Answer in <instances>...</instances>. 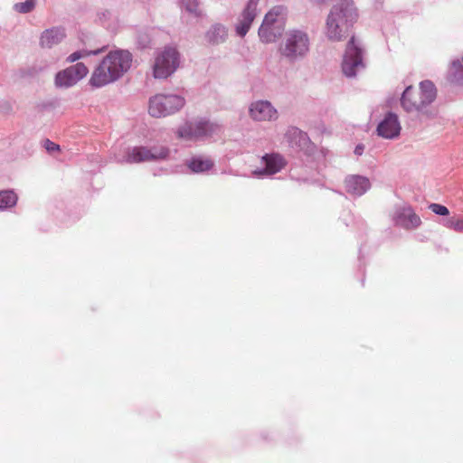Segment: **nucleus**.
<instances>
[{
	"instance_id": "obj_22",
	"label": "nucleus",
	"mask_w": 463,
	"mask_h": 463,
	"mask_svg": "<svg viewBox=\"0 0 463 463\" xmlns=\"http://www.w3.org/2000/svg\"><path fill=\"white\" fill-rule=\"evenodd\" d=\"M186 165L191 170V172L199 174L212 169L214 165V163L209 158L194 156L189 161H187Z\"/></svg>"
},
{
	"instance_id": "obj_26",
	"label": "nucleus",
	"mask_w": 463,
	"mask_h": 463,
	"mask_svg": "<svg viewBox=\"0 0 463 463\" xmlns=\"http://www.w3.org/2000/svg\"><path fill=\"white\" fill-rule=\"evenodd\" d=\"M37 5V0H26L24 2L15 3L13 10L18 14H26L32 13Z\"/></svg>"
},
{
	"instance_id": "obj_2",
	"label": "nucleus",
	"mask_w": 463,
	"mask_h": 463,
	"mask_svg": "<svg viewBox=\"0 0 463 463\" xmlns=\"http://www.w3.org/2000/svg\"><path fill=\"white\" fill-rule=\"evenodd\" d=\"M132 59V53L128 50L109 52L92 72L90 84L101 88L116 81L131 68Z\"/></svg>"
},
{
	"instance_id": "obj_30",
	"label": "nucleus",
	"mask_w": 463,
	"mask_h": 463,
	"mask_svg": "<svg viewBox=\"0 0 463 463\" xmlns=\"http://www.w3.org/2000/svg\"><path fill=\"white\" fill-rule=\"evenodd\" d=\"M43 146L51 154L56 151H60V146L51 141L50 139H45L43 141Z\"/></svg>"
},
{
	"instance_id": "obj_19",
	"label": "nucleus",
	"mask_w": 463,
	"mask_h": 463,
	"mask_svg": "<svg viewBox=\"0 0 463 463\" xmlns=\"http://www.w3.org/2000/svg\"><path fill=\"white\" fill-rule=\"evenodd\" d=\"M66 36L64 28L61 26L44 30L40 36V45L43 48H52L59 44Z\"/></svg>"
},
{
	"instance_id": "obj_10",
	"label": "nucleus",
	"mask_w": 463,
	"mask_h": 463,
	"mask_svg": "<svg viewBox=\"0 0 463 463\" xmlns=\"http://www.w3.org/2000/svg\"><path fill=\"white\" fill-rule=\"evenodd\" d=\"M88 72L89 70L83 62H77L58 71L54 78V84L57 88H71L83 79Z\"/></svg>"
},
{
	"instance_id": "obj_23",
	"label": "nucleus",
	"mask_w": 463,
	"mask_h": 463,
	"mask_svg": "<svg viewBox=\"0 0 463 463\" xmlns=\"http://www.w3.org/2000/svg\"><path fill=\"white\" fill-rule=\"evenodd\" d=\"M449 80L452 83L463 85V59L452 61Z\"/></svg>"
},
{
	"instance_id": "obj_27",
	"label": "nucleus",
	"mask_w": 463,
	"mask_h": 463,
	"mask_svg": "<svg viewBox=\"0 0 463 463\" xmlns=\"http://www.w3.org/2000/svg\"><path fill=\"white\" fill-rule=\"evenodd\" d=\"M99 52H100V50H95V51H91L90 52L76 51V52H72L71 54H70L67 57L66 61L68 62H74V61L80 60V58H82L84 55H90V54L97 55Z\"/></svg>"
},
{
	"instance_id": "obj_18",
	"label": "nucleus",
	"mask_w": 463,
	"mask_h": 463,
	"mask_svg": "<svg viewBox=\"0 0 463 463\" xmlns=\"http://www.w3.org/2000/svg\"><path fill=\"white\" fill-rule=\"evenodd\" d=\"M213 132V125L207 120H200L194 124L183 127L179 129V136L186 139L201 137L211 135Z\"/></svg>"
},
{
	"instance_id": "obj_28",
	"label": "nucleus",
	"mask_w": 463,
	"mask_h": 463,
	"mask_svg": "<svg viewBox=\"0 0 463 463\" xmlns=\"http://www.w3.org/2000/svg\"><path fill=\"white\" fill-rule=\"evenodd\" d=\"M429 209H430L435 214L440 216H446L449 213V211L446 206L435 203H430L429 205Z\"/></svg>"
},
{
	"instance_id": "obj_11",
	"label": "nucleus",
	"mask_w": 463,
	"mask_h": 463,
	"mask_svg": "<svg viewBox=\"0 0 463 463\" xmlns=\"http://www.w3.org/2000/svg\"><path fill=\"white\" fill-rule=\"evenodd\" d=\"M392 221L395 226L405 230L416 229L421 223L420 216L414 213L410 205L397 207L394 211Z\"/></svg>"
},
{
	"instance_id": "obj_7",
	"label": "nucleus",
	"mask_w": 463,
	"mask_h": 463,
	"mask_svg": "<svg viewBox=\"0 0 463 463\" xmlns=\"http://www.w3.org/2000/svg\"><path fill=\"white\" fill-rule=\"evenodd\" d=\"M180 54L172 46H165L156 57L153 73L156 79H166L179 67Z\"/></svg>"
},
{
	"instance_id": "obj_17",
	"label": "nucleus",
	"mask_w": 463,
	"mask_h": 463,
	"mask_svg": "<svg viewBox=\"0 0 463 463\" xmlns=\"http://www.w3.org/2000/svg\"><path fill=\"white\" fill-rule=\"evenodd\" d=\"M401 105L407 112H422L426 109L419 92L412 86H408L402 92Z\"/></svg>"
},
{
	"instance_id": "obj_21",
	"label": "nucleus",
	"mask_w": 463,
	"mask_h": 463,
	"mask_svg": "<svg viewBox=\"0 0 463 463\" xmlns=\"http://www.w3.org/2000/svg\"><path fill=\"white\" fill-rule=\"evenodd\" d=\"M420 98L427 108L437 97V89L431 80H425L420 83Z\"/></svg>"
},
{
	"instance_id": "obj_1",
	"label": "nucleus",
	"mask_w": 463,
	"mask_h": 463,
	"mask_svg": "<svg viewBox=\"0 0 463 463\" xmlns=\"http://www.w3.org/2000/svg\"><path fill=\"white\" fill-rule=\"evenodd\" d=\"M358 10L353 0H341L332 6L326 20L325 33L331 42L348 37L358 20Z\"/></svg>"
},
{
	"instance_id": "obj_20",
	"label": "nucleus",
	"mask_w": 463,
	"mask_h": 463,
	"mask_svg": "<svg viewBox=\"0 0 463 463\" xmlns=\"http://www.w3.org/2000/svg\"><path fill=\"white\" fill-rule=\"evenodd\" d=\"M228 31L222 24H213L205 33V40L212 45H218L226 41Z\"/></svg>"
},
{
	"instance_id": "obj_4",
	"label": "nucleus",
	"mask_w": 463,
	"mask_h": 463,
	"mask_svg": "<svg viewBox=\"0 0 463 463\" xmlns=\"http://www.w3.org/2000/svg\"><path fill=\"white\" fill-rule=\"evenodd\" d=\"M286 26V8L282 5H276L271 8L264 16L258 34L263 43H275L280 38Z\"/></svg>"
},
{
	"instance_id": "obj_31",
	"label": "nucleus",
	"mask_w": 463,
	"mask_h": 463,
	"mask_svg": "<svg viewBox=\"0 0 463 463\" xmlns=\"http://www.w3.org/2000/svg\"><path fill=\"white\" fill-rule=\"evenodd\" d=\"M364 146L363 144H358L354 148V154L357 156H361L364 153Z\"/></svg>"
},
{
	"instance_id": "obj_29",
	"label": "nucleus",
	"mask_w": 463,
	"mask_h": 463,
	"mask_svg": "<svg viewBox=\"0 0 463 463\" xmlns=\"http://www.w3.org/2000/svg\"><path fill=\"white\" fill-rule=\"evenodd\" d=\"M447 226L453 228L455 231L463 232V219L462 220H449L447 222Z\"/></svg>"
},
{
	"instance_id": "obj_8",
	"label": "nucleus",
	"mask_w": 463,
	"mask_h": 463,
	"mask_svg": "<svg viewBox=\"0 0 463 463\" xmlns=\"http://www.w3.org/2000/svg\"><path fill=\"white\" fill-rule=\"evenodd\" d=\"M170 149L164 146H134L128 148L125 161L129 164L142 163L148 161L165 160L169 157Z\"/></svg>"
},
{
	"instance_id": "obj_14",
	"label": "nucleus",
	"mask_w": 463,
	"mask_h": 463,
	"mask_svg": "<svg viewBox=\"0 0 463 463\" xmlns=\"http://www.w3.org/2000/svg\"><path fill=\"white\" fill-rule=\"evenodd\" d=\"M376 131L378 136L383 138L392 139L397 137L401 131L398 116L389 111L383 119L379 122Z\"/></svg>"
},
{
	"instance_id": "obj_25",
	"label": "nucleus",
	"mask_w": 463,
	"mask_h": 463,
	"mask_svg": "<svg viewBox=\"0 0 463 463\" xmlns=\"http://www.w3.org/2000/svg\"><path fill=\"white\" fill-rule=\"evenodd\" d=\"M17 199L16 194L12 190L0 191V210L14 206Z\"/></svg>"
},
{
	"instance_id": "obj_6",
	"label": "nucleus",
	"mask_w": 463,
	"mask_h": 463,
	"mask_svg": "<svg viewBox=\"0 0 463 463\" xmlns=\"http://www.w3.org/2000/svg\"><path fill=\"white\" fill-rule=\"evenodd\" d=\"M364 49L352 35L348 41L342 61V71L348 77L356 76L357 72L365 68L364 61Z\"/></svg>"
},
{
	"instance_id": "obj_15",
	"label": "nucleus",
	"mask_w": 463,
	"mask_h": 463,
	"mask_svg": "<svg viewBox=\"0 0 463 463\" xmlns=\"http://www.w3.org/2000/svg\"><path fill=\"white\" fill-rule=\"evenodd\" d=\"M250 116L257 121L274 120L278 118L277 109L268 100H258L251 103Z\"/></svg>"
},
{
	"instance_id": "obj_16",
	"label": "nucleus",
	"mask_w": 463,
	"mask_h": 463,
	"mask_svg": "<svg viewBox=\"0 0 463 463\" xmlns=\"http://www.w3.org/2000/svg\"><path fill=\"white\" fill-rule=\"evenodd\" d=\"M260 0H249L241 13V19L236 25V33L244 37L249 32L252 22L257 15V7Z\"/></svg>"
},
{
	"instance_id": "obj_24",
	"label": "nucleus",
	"mask_w": 463,
	"mask_h": 463,
	"mask_svg": "<svg viewBox=\"0 0 463 463\" xmlns=\"http://www.w3.org/2000/svg\"><path fill=\"white\" fill-rule=\"evenodd\" d=\"M181 7L196 18L204 17V13L200 6V0H180Z\"/></svg>"
},
{
	"instance_id": "obj_13",
	"label": "nucleus",
	"mask_w": 463,
	"mask_h": 463,
	"mask_svg": "<svg viewBox=\"0 0 463 463\" xmlns=\"http://www.w3.org/2000/svg\"><path fill=\"white\" fill-rule=\"evenodd\" d=\"M262 161L264 167L253 172V175L258 177L277 174L287 165L285 158L278 153L266 154L262 156Z\"/></svg>"
},
{
	"instance_id": "obj_12",
	"label": "nucleus",
	"mask_w": 463,
	"mask_h": 463,
	"mask_svg": "<svg viewBox=\"0 0 463 463\" xmlns=\"http://www.w3.org/2000/svg\"><path fill=\"white\" fill-rule=\"evenodd\" d=\"M345 192L353 197L364 195L370 188L369 178L360 175H348L344 180Z\"/></svg>"
},
{
	"instance_id": "obj_9",
	"label": "nucleus",
	"mask_w": 463,
	"mask_h": 463,
	"mask_svg": "<svg viewBox=\"0 0 463 463\" xmlns=\"http://www.w3.org/2000/svg\"><path fill=\"white\" fill-rule=\"evenodd\" d=\"M285 138L292 148L303 152L307 157H313L317 152L316 145L310 140L308 135L297 127L288 128Z\"/></svg>"
},
{
	"instance_id": "obj_5",
	"label": "nucleus",
	"mask_w": 463,
	"mask_h": 463,
	"mask_svg": "<svg viewBox=\"0 0 463 463\" xmlns=\"http://www.w3.org/2000/svg\"><path fill=\"white\" fill-rule=\"evenodd\" d=\"M185 99L176 94H156L149 99L148 113L153 118H163L179 111Z\"/></svg>"
},
{
	"instance_id": "obj_3",
	"label": "nucleus",
	"mask_w": 463,
	"mask_h": 463,
	"mask_svg": "<svg viewBox=\"0 0 463 463\" xmlns=\"http://www.w3.org/2000/svg\"><path fill=\"white\" fill-rule=\"evenodd\" d=\"M308 34L299 29L288 30L279 44V52L288 62L294 63L307 57L309 52Z\"/></svg>"
}]
</instances>
